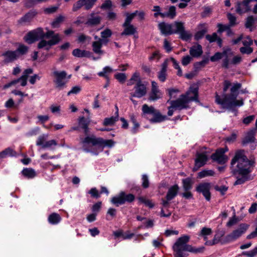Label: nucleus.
Listing matches in <instances>:
<instances>
[{
	"mask_svg": "<svg viewBox=\"0 0 257 257\" xmlns=\"http://www.w3.org/2000/svg\"><path fill=\"white\" fill-rule=\"evenodd\" d=\"M256 22V20L252 16H249L246 19L245 26L246 28H250Z\"/></svg>",
	"mask_w": 257,
	"mask_h": 257,
	"instance_id": "obj_54",
	"label": "nucleus"
},
{
	"mask_svg": "<svg viewBox=\"0 0 257 257\" xmlns=\"http://www.w3.org/2000/svg\"><path fill=\"white\" fill-rule=\"evenodd\" d=\"M148 82L146 81H140L136 83L134 86L135 92L130 93L131 97L141 98L147 93Z\"/></svg>",
	"mask_w": 257,
	"mask_h": 257,
	"instance_id": "obj_9",
	"label": "nucleus"
},
{
	"mask_svg": "<svg viewBox=\"0 0 257 257\" xmlns=\"http://www.w3.org/2000/svg\"><path fill=\"white\" fill-rule=\"evenodd\" d=\"M83 1V0H78L76 3H75L73 6V11L76 12L83 6L84 7V3Z\"/></svg>",
	"mask_w": 257,
	"mask_h": 257,
	"instance_id": "obj_56",
	"label": "nucleus"
},
{
	"mask_svg": "<svg viewBox=\"0 0 257 257\" xmlns=\"http://www.w3.org/2000/svg\"><path fill=\"white\" fill-rule=\"evenodd\" d=\"M102 17L98 14L93 12L91 13L85 23V25L88 27H95L100 24Z\"/></svg>",
	"mask_w": 257,
	"mask_h": 257,
	"instance_id": "obj_13",
	"label": "nucleus"
},
{
	"mask_svg": "<svg viewBox=\"0 0 257 257\" xmlns=\"http://www.w3.org/2000/svg\"><path fill=\"white\" fill-rule=\"evenodd\" d=\"M22 175L27 178H33L36 176L35 171L32 168H25L22 171Z\"/></svg>",
	"mask_w": 257,
	"mask_h": 257,
	"instance_id": "obj_33",
	"label": "nucleus"
},
{
	"mask_svg": "<svg viewBox=\"0 0 257 257\" xmlns=\"http://www.w3.org/2000/svg\"><path fill=\"white\" fill-rule=\"evenodd\" d=\"M167 77V71L160 70L158 73V78L161 82H164Z\"/></svg>",
	"mask_w": 257,
	"mask_h": 257,
	"instance_id": "obj_62",
	"label": "nucleus"
},
{
	"mask_svg": "<svg viewBox=\"0 0 257 257\" xmlns=\"http://www.w3.org/2000/svg\"><path fill=\"white\" fill-rule=\"evenodd\" d=\"M203 11L201 14L202 18H205L209 16L212 12V9L209 7H204L203 8Z\"/></svg>",
	"mask_w": 257,
	"mask_h": 257,
	"instance_id": "obj_61",
	"label": "nucleus"
},
{
	"mask_svg": "<svg viewBox=\"0 0 257 257\" xmlns=\"http://www.w3.org/2000/svg\"><path fill=\"white\" fill-rule=\"evenodd\" d=\"M112 7V3L111 0H106L101 5L100 9L103 10L110 9Z\"/></svg>",
	"mask_w": 257,
	"mask_h": 257,
	"instance_id": "obj_52",
	"label": "nucleus"
},
{
	"mask_svg": "<svg viewBox=\"0 0 257 257\" xmlns=\"http://www.w3.org/2000/svg\"><path fill=\"white\" fill-rule=\"evenodd\" d=\"M214 189L217 191L220 192L221 194L223 195L228 190V187L224 185H222L221 186L216 185L214 186Z\"/></svg>",
	"mask_w": 257,
	"mask_h": 257,
	"instance_id": "obj_59",
	"label": "nucleus"
},
{
	"mask_svg": "<svg viewBox=\"0 0 257 257\" xmlns=\"http://www.w3.org/2000/svg\"><path fill=\"white\" fill-rule=\"evenodd\" d=\"M5 57L4 61L6 63L12 62L19 58V55L16 51H7L2 54Z\"/></svg>",
	"mask_w": 257,
	"mask_h": 257,
	"instance_id": "obj_19",
	"label": "nucleus"
},
{
	"mask_svg": "<svg viewBox=\"0 0 257 257\" xmlns=\"http://www.w3.org/2000/svg\"><path fill=\"white\" fill-rule=\"evenodd\" d=\"M84 3V9L89 10L93 8L97 0H83Z\"/></svg>",
	"mask_w": 257,
	"mask_h": 257,
	"instance_id": "obj_44",
	"label": "nucleus"
},
{
	"mask_svg": "<svg viewBox=\"0 0 257 257\" xmlns=\"http://www.w3.org/2000/svg\"><path fill=\"white\" fill-rule=\"evenodd\" d=\"M131 119L134 124V126L132 128V132L133 133L135 134L137 132L139 126L140 124L137 121V120L135 118V117L134 115H132L131 117Z\"/></svg>",
	"mask_w": 257,
	"mask_h": 257,
	"instance_id": "obj_49",
	"label": "nucleus"
},
{
	"mask_svg": "<svg viewBox=\"0 0 257 257\" xmlns=\"http://www.w3.org/2000/svg\"><path fill=\"white\" fill-rule=\"evenodd\" d=\"M131 78L133 81L136 83H138L140 81H143L141 79L140 74L138 71H136L134 73Z\"/></svg>",
	"mask_w": 257,
	"mask_h": 257,
	"instance_id": "obj_64",
	"label": "nucleus"
},
{
	"mask_svg": "<svg viewBox=\"0 0 257 257\" xmlns=\"http://www.w3.org/2000/svg\"><path fill=\"white\" fill-rule=\"evenodd\" d=\"M123 31L121 33V36H131L137 33V28L132 24L125 25L122 24Z\"/></svg>",
	"mask_w": 257,
	"mask_h": 257,
	"instance_id": "obj_20",
	"label": "nucleus"
},
{
	"mask_svg": "<svg viewBox=\"0 0 257 257\" xmlns=\"http://www.w3.org/2000/svg\"><path fill=\"white\" fill-rule=\"evenodd\" d=\"M191 92L194 94V96H188V99L189 100V101H198V88L197 87H194L191 88Z\"/></svg>",
	"mask_w": 257,
	"mask_h": 257,
	"instance_id": "obj_42",
	"label": "nucleus"
},
{
	"mask_svg": "<svg viewBox=\"0 0 257 257\" xmlns=\"http://www.w3.org/2000/svg\"><path fill=\"white\" fill-rule=\"evenodd\" d=\"M189 92H188L185 94H182L180 97L175 100H168V102L169 103L172 107H174L175 110H182L183 109H186L189 107L188 103L190 102L188 99V95Z\"/></svg>",
	"mask_w": 257,
	"mask_h": 257,
	"instance_id": "obj_8",
	"label": "nucleus"
},
{
	"mask_svg": "<svg viewBox=\"0 0 257 257\" xmlns=\"http://www.w3.org/2000/svg\"><path fill=\"white\" fill-rule=\"evenodd\" d=\"M112 69L109 66H106L103 69L102 71L99 72L98 73L99 76L103 77L106 79H108V76L107 75V73H110L112 72Z\"/></svg>",
	"mask_w": 257,
	"mask_h": 257,
	"instance_id": "obj_43",
	"label": "nucleus"
},
{
	"mask_svg": "<svg viewBox=\"0 0 257 257\" xmlns=\"http://www.w3.org/2000/svg\"><path fill=\"white\" fill-rule=\"evenodd\" d=\"M227 19L229 21V25L230 27L234 26L236 25V17L231 13H228L227 15Z\"/></svg>",
	"mask_w": 257,
	"mask_h": 257,
	"instance_id": "obj_58",
	"label": "nucleus"
},
{
	"mask_svg": "<svg viewBox=\"0 0 257 257\" xmlns=\"http://www.w3.org/2000/svg\"><path fill=\"white\" fill-rule=\"evenodd\" d=\"M179 189V186L177 185H174L171 187L167 192L166 198L168 200H171L174 199L177 195Z\"/></svg>",
	"mask_w": 257,
	"mask_h": 257,
	"instance_id": "obj_23",
	"label": "nucleus"
},
{
	"mask_svg": "<svg viewBox=\"0 0 257 257\" xmlns=\"http://www.w3.org/2000/svg\"><path fill=\"white\" fill-rule=\"evenodd\" d=\"M179 38L184 40V41H188L192 37V35L188 31H186L185 30V28L183 29V30L181 31V32L179 34Z\"/></svg>",
	"mask_w": 257,
	"mask_h": 257,
	"instance_id": "obj_37",
	"label": "nucleus"
},
{
	"mask_svg": "<svg viewBox=\"0 0 257 257\" xmlns=\"http://www.w3.org/2000/svg\"><path fill=\"white\" fill-rule=\"evenodd\" d=\"M210 188V183L205 182L200 183L196 187V190L198 193H202L207 201H210L211 198Z\"/></svg>",
	"mask_w": 257,
	"mask_h": 257,
	"instance_id": "obj_12",
	"label": "nucleus"
},
{
	"mask_svg": "<svg viewBox=\"0 0 257 257\" xmlns=\"http://www.w3.org/2000/svg\"><path fill=\"white\" fill-rule=\"evenodd\" d=\"M224 234V232H222L220 234H215L214 236L213 240L206 241L205 242V244L207 245H213L219 243V242H221V243H222V241L224 239V238L221 239V237L223 236Z\"/></svg>",
	"mask_w": 257,
	"mask_h": 257,
	"instance_id": "obj_32",
	"label": "nucleus"
},
{
	"mask_svg": "<svg viewBox=\"0 0 257 257\" xmlns=\"http://www.w3.org/2000/svg\"><path fill=\"white\" fill-rule=\"evenodd\" d=\"M231 86V83L229 81L225 80L223 82V93L222 95V98L215 93V102L222 105V108L229 110H234V107L238 106H242L243 104L242 99L237 100L236 98L238 95V90L241 88V84L239 83H236L233 84L230 89V93L226 94V92Z\"/></svg>",
	"mask_w": 257,
	"mask_h": 257,
	"instance_id": "obj_1",
	"label": "nucleus"
},
{
	"mask_svg": "<svg viewBox=\"0 0 257 257\" xmlns=\"http://www.w3.org/2000/svg\"><path fill=\"white\" fill-rule=\"evenodd\" d=\"M208 160V157L205 153H199L196 154V158L195 160V165L193 168L194 172L197 171L200 167L205 165Z\"/></svg>",
	"mask_w": 257,
	"mask_h": 257,
	"instance_id": "obj_15",
	"label": "nucleus"
},
{
	"mask_svg": "<svg viewBox=\"0 0 257 257\" xmlns=\"http://www.w3.org/2000/svg\"><path fill=\"white\" fill-rule=\"evenodd\" d=\"M53 75L55 77L54 82L55 83L56 88L59 90L62 89L67 81H65V78L67 76V73L65 71H55L53 73Z\"/></svg>",
	"mask_w": 257,
	"mask_h": 257,
	"instance_id": "obj_11",
	"label": "nucleus"
},
{
	"mask_svg": "<svg viewBox=\"0 0 257 257\" xmlns=\"http://www.w3.org/2000/svg\"><path fill=\"white\" fill-rule=\"evenodd\" d=\"M194 180L192 178L188 177L182 180L183 188L185 191H189L192 189Z\"/></svg>",
	"mask_w": 257,
	"mask_h": 257,
	"instance_id": "obj_29",
	"label": "nucleus"
},
{
	"mask_svg": "<svg viewBox=\"0 0 257 257\" xmlns=\"http://www.w3.org/2000/svg\"><path fill=\"white\" fill-rule=\"evenodd\" d=\"M33 72V70L32 68L27 69L23 72L22 76L19 78L16 79V80H18V82L21 81V85L22 86H25L27 85V78L28 77V75L29 74H32Z\"/></svg>",
	"mask_w": 257,
	"mask_h": 257,
	"instance_id": "obj_24",
	"label": "nucleus"
},
{
	"mask_svg": "<svg viewBox=\"0 0 257 257\" xmlns=\"http://www.w3.org/2000/svg\"><path fill=\"white\" fill-rule=\"evenodd\" d=\"M189 239L190 237L188 235H184L177 239L172 247L174 257H187L189 254L185 251L198 253L204 251V246L197 248L187 244Z\"/></svg>",
	"mask_w": 257,
	"mask_h": 257,
	"instance_id": "obj_3",
	"label": "nucleus"
},
{
	"mask_svg": "<svg viewBox=\"0 0 257 257\" xmlns=\"http://www.w3.org/2000/svg\"><path fill=\"white\" fill-rule=\"evenodd\" d=\"M135 196L131 193L126 194L124 191H121L117 195L113 197L111 202L116 206L122 205L126 202L131 203L134 201Z\"/></svg>",
	"mask_w": 257,
	"mask_h": 257,
	"instance_id": "obj_6",
	"label": "nucleus"
},
{
	"mask_svg": "<svg viewBox=\"0 0 257 257\" xmlns=\"http://www.w3.org/2000/svg\"><path fill=\"white\" fill-rule=\"evenodd\" d=\"M208 59H204L202 60L201 61L194 63V66L195 70L197 71L200 69L201 67H204L206 64L208 63Z\"/></svg>",
	"mask_w": 257,
	"mask_h": 257,
	"instance_id": "obj_50",
	"label": "nucleus"
},
{
	"mask_svg": "<svg viewBox=\"0 0 257 257\" xmlns=\"http://www.w3.org/2000/svg\"><path fill=\"white\" fill-rule=\"evenodd\" d=\"M157 109H156L154 107L151 106H149L147 104H144L142 106V111L145 114H154L156 112Z\"/></svg>",
	"mask_w": 257,
	"mask_h": 257,
	"instance_id": "obj_38",
	"label": "nucleus"
},
{
	"mask_svg": "<svg viewBox=\"0 0 257 257\" xmlns=\"http://www.w3.org/2000/svg\"><path fill=\"white\" fill-rule=\"evenodd\" d=\"M158 28L163 35L166 36L173 34V25L172 24L161 22L159 24Z\"/></svg>",
	"mask_w": 257,
	"mask_h": 257,
	"instance_id": "obj_18",
	"label": "nucleus"
},
{
	"mask_svg": "<svg viewBox=\"0 0 257 257\" xmlns=\"http://www.w3.org/2000/svg\"><path fill=\"white\" fill-rule=\"evenodd\" d=\"M90 121L83 116L79 118V126L84 130V133L85 135H87L89 133L88 125Z\"/></svg>",
	"mask_w": 257,
	"mask_h": 257,
	"instance_id": "obj_25",
	"label": "nucleus"
},
{
	"mask_svg": "<svg viewBox=\"0 0 257 257\" xmlns=\"http://www.w3.org/2000/svg\"><path fill=\"white\" fill-rule=\"evenodd\" d=\"M83 144V150L86 152H89L90 151L86 148L85 144H91L93 146H108L112 147L113 145V142L111 140H104L101 138H96L94 135L86 137L81 142Z\"/></svg>",
	"mask_w": 257,
	"mask_h": 257,
	"instance_id": "obj_5",
	"label": "nucleus"
},
{
	"mask_svg": "<svg viewBox=\"0 0 257 257\" xmlns=\"http://www.w3.org/2000/svg\"><path fill=\"white\" fill-rule=\"evenodd\" d=\"M152 88L149 96L148 98L150 101H156L162 97V93L160 92L157 82L154 81H152Z\"/></svg>",
	"mask_w": 257,
	"mask_h": 257,
	"instance_id": "obj_16",
	"label": "nucleus"
},
{
	"mask_svg": "<svg viewBox=\"0 0 257 257\" xmlns=\"http://www.w3.org/2000/svg\"><path fill=\"white\" fill-rule=\"evenodd\" d=\"M115 108L116 109V112L115 113V115L114 116L104 118L103 122L104 125H112L118 120V108L116 105H115Z\"/></svg>",
	"mask_w": 257,
	"mask_h": 257,
	"instance_id": "obj_21",
	"label": "nucleus"
},
{
	"mask_svg": "<svg viewBox=\"0 0 257 257\" xmlns=\"http://www.w3.org/2000/svg\"><path fill=\"white\" fill-rule=\"evenodd\" d=\"M226 52L223 51L222 53L217 52L213 56L211 57L210 60L212 62H214L219 60L223 58L224 55H226Z\"/></svg>",
	"mask_w": 257,
	"mask_h": 257,
	"instance_id": "obj_45",
	"label": "nucleus"
},
{
	"mask_svg": "<svg viewBox=\"0 0 257 257\" xmlns=\"http://www.w3.org/2000/svg\"><path fill=\"white\" fill-rule=\"evenodd\" d=\"M236 163H237L236 165L237 170H235L234 172H238L240 175H242V177L237 179L234 183V185L242 184L250 179L248 176L249 173L251 172L249 168L253 164V162L247 159L243 150H238L236 152L234 157L231 161V167H233Z\"/></svg>",
	"mask_w": 257,
	"mask_h": 257,
	"instance_id": "obj_2",
	"label": "nucleus"
},
{
	"mask_svg": "<svg viewBox=\"0 0 257 257\" xmlns=\"http://www.w3.org/2000/svg\"><path fill=\"white\" fill-rule=\"evenodd\" d=\"M114 77L121 83H123L126 79L125 74L122 73H118L115 74Z\"/></svg>",
	"mask_w": 257,
	"mask_h": 257,
	"instance_id": "obj_51",
	"label": "nucleus"
},
{
	"mask_svg": "<svg viewBox=\"0 0 257 257\" xmlns=\"http://www.w3.org/2000/svg\"><path fill=\"white\" fill-rule=\"evenodd\" d=\"M166 117V116L162 115L159 110H157L156 112L153 114V117L150 119V122L153 123L160 122L165 120Z\"/></svg>",
	"mask_w": 257,
	"mask_h": 257,
	"instance_id": "obj_30",
	"label": "nucleus"
},
{
	"mask_svg": "<svg viewBox=\"0 0 257 257\" xmlns=\"http://www.w3.org/2000/svg\"><path fill=\"white\" fill-rule=\"evenodd\" d=\"M54 33L53 31H48L46 33L43 31L42 28H38L34 30L31 31L24 37L25 41L28 44H32L40 39H49Z\"/></svg>",
	"mask_w": 257,
	"mask_h": 257,
	"instance_id": "obj_4",
	"label": "nucleus"
},
{
	"mask_svg": "<svg viewBox=\"0 0 257 257\" xmlns=\"http://www.w3.org/2000/svg\"><path fill=\"white\" fill-rule=\"evenodd\" d=\"M248 225L244 223L240 224L239 227L234 230L231 233L227 235L222 241V244L227 243L234 241L240 237L246 231Z\"/></svg>",
	"mask_w": 257,
	"mask_h": 257,
	"instance_id": "obj_7",
	"label": "nucleus"
},
{
	"mask_svg": "<svg viewBox=\"0 0 257 257\" xmlns=\"http://www.w3.org/2000/svg\"><path fill=\"white\" fill-rule=\"evenodd\" d=\"M50 38H51V39L48 41L44 40V39H40L41 41L38 44V48H44L47 46V45H55L58 44L61 41L59 34H54L51 37H50Z\"/></svg>",
	"mask_w": 257,
	"mask_h": 257,
	"instance_id": "obj_14",
	"label": "nucleus"
},
{
	"mask_svg": "<svg viewBox=\"0 0 257 257\" xmlns=\"http://www.w3.org/2000/svg\"><path fill=\"white\" fill-rule=\"evenodd\" d=\"M29 50V47L24 44H20L18 48L15 50L17 54L20 55L26 54Z\"/></svg>",
	"mask_w": 257,
	"mask_h": 257,
	"instance_id": "obj_40",
	"label": "nucleus"
},
{
	"mask_svg": "<svg viewBox=\"0 0 257 257\" xmlns=\"http://www.w3.org/2000/svg\"><path fill=\"white\" fill-rule=\"evenodd\" d=\"M257 255V247L248 251H243L240 255H246L248 257H255Z\"/></svg>",
	"mask_w": 257,
	"mask_h": 257,
	"instance_id": "obj_46",
	"label": "nucleus"
},
{
	"mask_svg": "<svg viewBox=\"0 0 257 257\" xmlns=\"http://www.w3.org/2000/svg\"><path fill=\"white\" fill-rule=\"evenodd\" d=\"M207 30L206 28L203 29L196 33L194 35V39L198 41L203 37L204 35L207 33Z\"/></svg>",
	"mask_w": 257,
	"mask_h": 257,
	"instance_id": "obj_48",
	"label": "nucleus"
},
{
	"mask_svg": "<svg viewBox=\"0 0 257 257\" xmlns=\"http://www.w3.org/2000/svg\"><path fill=\"white\" fill-rule=\"evenodd\" d=\"M173 25V34H179L184 28V23L181 22H175Z\"/></svg>",
	"mask_w": 257,
	"mask_h": 257,
	"instance_id": "obj_34",
	"label": "nucleus"
},
{
	"mask_svg": "<svg viewBox=\"0 0 257 257\" xmlns=\"http://www.w3.org/2000/svg\"><path fill=\"white\" fill-rule=\"evenodd\" d=\"M112 34L111 30L108 28L105 29L100 33L101 38H110Z\"/></svg>",
	"mask_w": 257,
	"mask_h": 257,
	"instance_id": "obj_55",
	"label": "nucleus"
},
{
	"mask_svg": "<svg viewBox=\"0 0 257 257\" xmlns=\"http://www.w3.org/2000/svg\"><path fill=\"white\" fill-rule=\"evenodd\" d=\"M228 151L226 147L224 148H220L217 149L216 152L211 156V159L214 161L219 164H224L228 160V157L224 154L225 152Z\"/></svg>",
	"mask_w": 257,
	"mask_h": 257,
	"instance_id": "obj_10",
	"label": "nucleus"
},
{
	"mask_svg": "<svg viewBox=\"0 0 257 257\" xmlns=\"http://www.w3.org/2000/svg\"><path fill=\"white\" fill-rule=\"evenodd\" d=\"M160 16L162 18H169L171 19H173L176 16V9L174 6H170L169 8L168 11L164 14H160Z\"/></svg>",
	"mask_w": 257,
	"mask_h": 257,
	"instance_id": "obj_26",
	"label": "nucleus"
},
{
	"mask_svg": "<svg viewBox=\"0 0 257 257\" xmlns=\"http://www.w3.org/2000/svg\"><path fill=\"white\" fill-rule=\"evenodd\" d=\"M142 180H143L142 187L144 188H148L149 187L150 183H149V180L148 176L145 174L143 175Z\"/></svg>",
	"mask_w": 257,
	"mask_h": 257,
	"instance_id": "obj_63",
	"label": "nucleus"
},
{
	"mask_svg": "<svg viewBox=\"0 0 257 257\" xmlns=\"http://www.w3.org/2000/svg\"><path fill=\"white\" fill-rule=\"evenodd\" d=\"M61 220L60 215L57 213H52L49 215L48 220L50 224H57L60 222Z\"/></svg>",
	"mask_w": 257,
	"mask_h": 257,
	"instance_id": "obj_31",
	"label": "nucleus"
},
{
	"mask_svg": "<svg viewBox=\"0 0 257 257\" xmlns=\"http://www.w3.org/2000/svg\"><path fill=\"white\" fill-rule=\"evenodd\" d=\"M64 17L62 16H60L56 18L55 20L52 22V26L53 28L58 27L59 24L63 21Z\"/></svg>",
	"mask_w": 257,
	"mask_h": 257,
	"instance_id": "obj_60",
	"label": "nucleus"
},
{
	"mask_svg": "<svg viewBox=\"0 0 257 257\" xmlns=\"http://www.w3.org/2000/svg\"><path fill=\"white\" fill-rule=\"evenodd\" d=\"M90 54L89 51L85 50H81L80 49H75L72 51V55L77 57H88Z\"/></svg>",
	"mask_w": 257,
	"mask_h": 257,
	"instance_id": "obj_35",
	"label": "nucleus"
},
{
	"mask_svg": "<svg viewBox=\"0 0 257 257\" xmlns=\"http://www.w3.org/2000/svg\"><path fill=\"white\" fill-rule=\"evenodd\" d=\"M214 175V172L211 170H203L198 173V178H203L208 176H213Z\"/></svg>",
	"mask_w": 257,
	"mask_h": 257,
	"instance_id": "obj_39",
	"label": "nucleus"
},
{
	"mask_svg": "<svg viewBox=\"0 0 257 257\" xmlns=\"http://www.w3.org/2000/svg\"><path fill=\"white\" fill-rule=\"evenodd\" d=\"M218 38V37L216 33H213L212 35L208 34L205 36V38L209 43L215 42Z\"/></svg>",
	"mask_w": 257,
	"mask_h": 257,
	"instance_id": "obj_57",
	"label": "nucleus"
},
{
	"mask_svg": "<svg viewBox=\"0 0 257 257\" xmlns=\"http://www.w3.org/2000/svg\"><path fill=\"white\" fill-rule=\"evenodd\" d=\"M190 55L193 57H199L203 53L202 47L201 45L193 46L189 50Z\"/></svg>",
	"mask_w": 257,
	"mask_h": 257,
	"instance_id": "obj_22",
	"label": "nucleus"
},
{
	"mask_svg": "<svg viewBox=\"0 0 257 257\" xmlns=\"http://www.w3.org/2000/svg\"><path fill=\"white\" fill-rule=\"evenodd\" d=\"M37 15V12L35 10H31L20 19L18 23L21 25H29Z\"/></svg>",
	"mask_w": 257,
	"mask_h": 257,
	"instance_id": "obj_17",
	"label": "nucleus"
},
{
	"mask_svg": "<svg viewBox=\"0 0 257 257\" xmlns=\"http://www.w3.org/2000/svg\"><path fill=\"white\" fill-rule=\"evenodd\" d=\"M16 154L17 153L15 151L10 148H8L0 152V159L6 158L8 156L11 157L15 156Z\"/></svg>",
	"mask_w": 257,
	"mask_h": 257,
	"instance_id": "obj_36",
	"label": "nucleus"
},
{
	"mask_svg": "<svg viewBox=\"0 0 257 257\" xmlns=\"http://www.w3.org/2000/svg\"><path fill=\"white\" fill-rule=\"evenodd\" d=\"M139 203H143L146 206L149 207L150 208H152L154 206V204L151 201V200L148 199L144 197H139L138 198Z\"/></svg>",
	"mask_w": 257,
	"mask_h": 257,
	"instance_id": "obj_41",
	"label": "nucleus"
},
{
	"mask_svg": "<svg viewBox=\"0 0 257 257\" xmlns=\"http://www.w3.org/2000/svg\"><path fill=\"white\" fill-rule=\"evenodd\" d=\"M212 232V231L211 228L203 227L201 230L199 235L203 236L204 239L206 240L207 239V237L206 236L211 234Z\"/></svg>",
	"mask_w": 257,
	"mask_h": 257,
	"instance_id": "obj_47",
	"label": "nucleus"
},
{
	"mask_svg": "<svg viewBox=\"0 0 257 257\" xmlns=\"http://www.w3.org/2000/svg\"><path fill=\"white\" fill-rule=\"evenodd\" d=\"M254 135L255 131L254 130L248 132L242 142V144L246 145L250 143L254 142L255 140Z\"/></svg>",
	"mask_w": 257,
	"mask_h": 257,
	"instance_id": "obj_27",
	"label": "nucleus"
},
{
	"mask_svg": "<svg viewBox=\"0 0 257 257\" xmlns=\"http://www.w3.org/2000/svg\"><path fill=\"white\" fill-rule=\"evenodd\" d=\"M239 51L240 53L242 54H247L249 55L252 53L253 49L249 46H244L240 48Z\"/></svg>",
	"mask_w": 257,
	"mask_h": 257,
	"instance_id": "obj_53",
	"label": "nucleus"
},
{
	"mask_svg": "<svg viewBox=\"0 0 257 257\" xmlns=\"http://www.w3.org/2000/svg\"><path fill=\"white\" fill-rule=\"evenodd\" d=\"M102 45L99 40L95 41L92 42V50L95 54L102 55L104 52L101 50Z\"/></svg>",
	"mask_w": 257,
	"mask_h": 257,
	"instance_id": "obj_28",
	"label": "nucleus"
}]
</instances>
